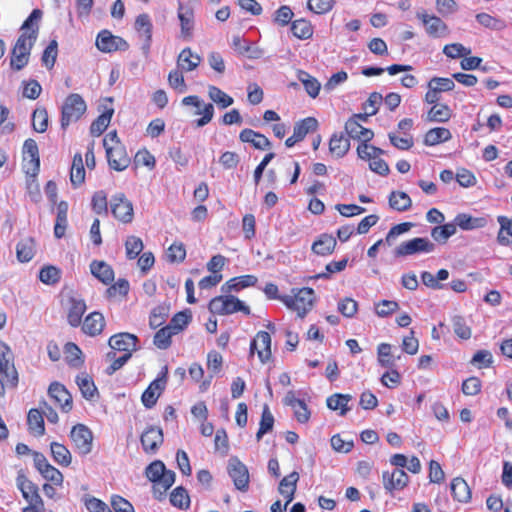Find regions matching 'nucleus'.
I'll return each instance as SVG.
<instances>
[{
  "mask_svg": "<svg viewBox=\"0 0 512 512\" xmlns=\"http://www.w3.org/2000/svg\"><path fill=\"white\" fill-rule=\"evenodd\" d=\"M146 477L153 483V496L161 501L165 498L166 492L175 482V473L167 470L160 460L150 463L145 471Z\"/></svg>",
  "mask_w": 512,
  "mask_h": 512,
  "instance_id": "f257e3e1",
  "label": "nucleus"
},
{
  "mask_svg": "<svg viewBox=\"0 0 512 512\" xmlns=\"http://www.w3.org/2000/svg\"><path fill=\"white\" fill-rule=\"evenodd\" d=\"M19 383V374L14 365V357L10 347L0 341V397H4L6 390L16 389Z\"/></svg>",
  "mask_w": 512,
  "mask_h": 512,
  "instance_id": "f03ea898",
  "label": "nucleus"
},
{
  "mask_svg": "<svg viewBox=\"0 0 512 512\" xmlns=\"http://www.w3.org/2000/svg\"><path fill=\"white\" fill-rule=\"evenodd\" d=\"M42 11L34 9L20 27L21 34L18 37L13 49L25 51L30 54L39 33V21L42 18Z\"/></svg>",
  "mask_w": 512,
  "mask_h": 512,
  "instance_id": "7ed1b4c3",
  "label": "nucleus"
},
{
  "mask_svg": "<svg viewBox=\"0 0 512 512\" xmlns=\"http://www.w3.org/2000/svg\"><path fill=\"white\" fill-rule=\"evenodd\" d=\"M281 301L287 308L295 311L298 317L303 318L313 308L315 292L312 288L304 287L298 289L294 295H285Z\"/></svg>",
  "mask_w": 512,
  "mask_h": 512,
  "instance_id": "20e7f679",
  "label": "nucleus"
},
{
  "mask_svg": "<svg viewBox=\"0 0 512 512\" xmlns=\"http://www.w3.org/2000/svg\"><path fill=\"white\" fill-rule=\"evenodd\" d=\"M209 310L211 313L219 315H229L235 312H242L244 316L250 315V308L233 295L214 297L209 303Z\"/></svg>",
  "mask_w": 512,
  "mask_h": 512,
  "instance_id": "39448f33",
  "label": "nucleus"
},
{
  "mask_svg": "<svg viewBox=\"0 0 512 512\" xmlns=\"http://www.w3.org/2000/svg\"><path fill=\"white\" fill-rule=\"evenodd\" d=\"M86 103L81 95L72 93L67 96L61 111V128L66 129L71 122L78 121L86 111Z\"/></svg>",
  "mask_w": 512,
  "mask_h": 512,
  "instance_id": "423d86ee",
  "label": "nucleus"
},
{
  "mask_svg": "<svg viewBox=\"0 0 512 512\" xmlns=\"http://www.w3.org/2000/svg\"><path fill=\"white\" fill-rule=\"evenodd\" d=\"M33 463L35 469L46 480L45 483H53L54 485H63L64 475L62 472L51 465L45 455L41 452L33 451Z\"/></svg>",
  "mask_w": 512,
  "mask_h": 512,
  "instance_id": "0eeeda50",
  "label": "nucleus"
},
{
  "mask_svg": "<svg viewBox=\"0 0 512 512\" xmlns=\"http://www.w3.org/2000/svg\"><path fill=\"white\" fill-rule=\"evenodd\" d=\"M227 473L232 479L235 489L246 493L249 490L250 474L247 466L237 457H232L227 465Z\"/></svg>",
  "mask_w": 512,
  "mask_h": 512,
  "instance_id": "6e6552de",
  "label": "nucleus"
},
{
  "mask_svg": "<svg viewBox=\"0 0 512 512\" xmlns=\"http://www.w3.org/2000/svg\"><path fill=\"white\" fill-rule=\"evenodd\" d=\"M112 215L122 223H131L134 217L133 204L124 193H117L110 199Z\"/></svg>",
  "mask_w": 512,
  "mask_h": 512,
  "instance_id": "1a4fd4ad",
  "label": "nucleus"
},
{
  "mask_svg": "<svg viewBox=\"0 0 512 512\" xmlns=\"http://www.w3.org/2000/svg\"><path fill=\"white\" fill-rule=\"evenodd\" d=\"M73 448L80 455H87L92 451L93 435L91 430L83 424L73 426L70 432Z\"/></svg>",
  "mask_w": 512,
  "mask_h": 512,
  "instance_id": "9d476101",
  "label": "nucleus"
},
{
  "mask_svg": "<svg viewBox=\"0 0 512 512\" xmlns=\"http://www.w3.org/2000/svg\"><path fill=\"white\" fill-rule=\"evenodd\" d=\"M435 249V244L428 238L417 237L409 241L402 242L394 250L396 257H404L416 253H430Z\"/></svg>",
  "mask_w": 512,
  "mask_h": 512,
  "instance_id": "9b49d317",
  "label": "nucleus"
},
{
  "mask_svg": "<svg viewBox=\"0 0 512 512\" xmlns=\"http://www.w3.org/2000/svg\"><path fill=\"white\" fill-rule=\"evenodd\" d=\"M409 481L410 478L403 469L394 468L392 471L382 473L383 487L391 495L407 487Z\"/></svg>",
  "mask_w": 512,
  "mask_h": 512,
  "instance_id": "f8f14e48",
  "label": "nucleus"
},
{
  "mask_svg": "<svg viewBox=\"0 0 512 512\" xmlns=\"http://www.w3.org/2000/svg\"><path fill=\"white\" fill-rule=\"evenodd\" d=\"M189 322H170L168 325L159 329L153 339L154 345L161 350H166L171 346V338L174 335L186 329Z\"/></svg>",
  "mask_w": 512,
  "mask_h": 512,
  "instance_id": "ddd939ff",
  "label": "nucleus"
},
{
  "mask_svg": "<svg viewBox=\"0 0 512 512\" xmlns=\"http://www.w3.org/2000/svg\"><path fill=\"white\" fill-rule=\"evenodd\" d=\"M166 375L167 367H164L162 375L153 380L142 393L141 401L146 408L150 409L157 403L166 386Z\"/></svg>",
  "mask_w": 512,
  "mask_h": 512,
  "instance_id": "4468645a",
  "label": "nucleus"
},
{
  "mask_svg": "<svg viewBox=\"0 0 512 512\" xmlns=\"http://www.w3.org/2000/svg\"><path fill=\"white\" fill-rule=\"evenodd\" d=\"M140 441L146 454H155L164 442L163 430L157 426H148L141 434Z\"/></svg>",
  "mask_w": 512,
  "mask_h": 512,
  "instance_id": "2eb2a0df",
  "label": "nucleus"
},
{
  "mask_svg": "<svg viewBox=\"0 0 512 512\" xmlns=\"http://www.w3.org/2000/svg\"><path fill=\"white\" fill-rule=\"evenodd\" d=\"M97 48L104 53H111L117 50L125 51L128 43L121 37L114 36L108 30H102L96 39Z\"/></svg>",
  "mask_w": 512,
  "mask_h": 512,
  "instance_id": "dca6fc26",
  "label": "nucleus"
},
{
  "mask_svg": "<svg viewBox=\"0 0 512 512\" xmlns=\"http://www.w3.org/2000/svg\"><path fill=\"white\" fill-rule=\"evenodd\" d=\"M257 353L261 363H267L271 357V336L266 331H259L250 344V355Z\"/></svg>",
  "mask_w": 512,
  "mask_h": 512,
  "instance_id": "f3484780",
  "label": "nucleus"
},
{
  "mask_svg": "<svg viewBox=\"0 0 512 512\" xmlns=\"http://www.w3.org/2000/svg\"><path fill=\"white\" fill-rule=\"evenodd\" d=\"M23 153L30 157L27 161V157L24 156V161L26 162L24 164L25 172L27 175L35 178L40 170L39 150L36 141L27 139L23 145Z\"/></svg>",
  "mask_w": 512,
  "mask_h": 512,
  "instance_id": "a211bd4d",
  "label": "nucleus"
},
{
  "mask_svg": "<svg viewBox=\"0 0 512 512\" xmlns=\"http://www.w3.org/2000/svg\"><path fill=\"white\" fill-rule=\"evenodd\" d=\"M16 485L28 504L43 501L39 494L38 485L31 481L22 470L17 474Z\"/></svg>",
  "mask_w": 512,
  "mask_h": 512,
  "instance_id": "6ab92c4d",
  "label": "nucleus"
},
{
  "mask_svg": "<svg viewBox=\"0 0 512 512\" xmlns=\"http://www.w3.org/2000/svg\"><path fill=\"white\" fill-rule=\"evenodd\" d=\"M48 394L54 405L58 406L63 412L71 411L73 407L72 397L64 385L55 382L49 386Z\"/></svg>",
  "mask_w": 512,
  "mask_h": 512,
  "instance_id": "aec40b11",
  "label": "nucleus"
},
{
  "mask_svg": "<svg viewBox=\"0 0 512 512\" xmlns=\"http://www.w3.org/2000/svg\"><path fill=\"white\" fill-rule=\"evenodd\" d=\"M138 338L134 334L122 332L113 335L109 339V346L122 353H132L137 349Z\"/></svg>",
  "mask_w": 512,
  "mask_h": 512,
  "instance_id": "412c9836",
  "label": "nucleus"
},
{
  "mask_svg": "<svg viewBox=\"0 0 512 512\" xmlns=\"http://www.w3.org/2000/svg\"><path fill=\"white\" fill-rule=\"evenodd\" d=\"M106 156L109 166L116 171H123L130 164V157L127 155L123 145L107 147Z\"/></svg>",
  "mask_w": 512,
  "mask_h": 512,
  "instance_id": "4be33fe9",
  "label": "nucleus"
},
{
  "mask_svg": "<svg viewBox=\"0 0 512 512\" xmlns=\"http://www.w3.org/2000/svg\"><path fill=\"white\" fill-rule=\"evenodd\" d=\"M417 18L422 21L426 32L432 37H440L447 32V25L437 16H430L425 12H418Z\"/></svg>",
  "mask_w": 512,
  "mask_h": 512,
  "instance_id": "5701e85b",
  "label": "nucleus"
},
{
  "mask_svg": "<svg viewBox=\"0 0 512 512\" xmlns=\"http://www.w3.org/2000/svg\"><path fill=\"white\" fill-rule=\"evenodd\" d=\"M299 480V474L296 471H293L289 475L285 476L279 483V493L284 497V509L290 504L295 496V492L297 489V482Z\"/></svg>",
  "mask_w": 512,
  "mask_h": 512,
  "instance_id": "b1692460",
  "label": "nucleus"
},
{
  "mask_svg": "<svg viewBox=\"0 0 512 512\" xmlns=\"http://www.w3.org/2000/svg\"><path fill=\"white\" fill-rule=\"evenodd\" d=\"M178 19L181 26V35L186 39L192 37L194 28V11L188 6H184L183 3L179 2L178 5Z\"/></svg>",
  "mask_w": 512,
  "mask_h": 512,
  "instance_id": "393cba45",
  "label": "nucleus"
},
{
  "mask_svg": "<svg viewBox=\"0 0 512 512\" xmlns=\"http://www.w3.org/2000/svg\"><path fill=\"white\" fill-rule=\"evenodd\" d=\"M345 132L349 138L361 142H369L374 137V132L370 129L364 128L358 121L348 119L345 123Z\"/></svg>",
  "mask_w": 512,
  "mask_h": 512,
  "instance_id": "a878e982",
  "label": "nucleus"
},
{
  "mask_svg": "<svg viewBox=\"0 0 512 512\" xmlns=\"http://www.w3.org/2000/svg\"><path fill=\"white\" fill-rule=\"evenodd\" d=\"M451 494L455 501L468 503L472 498V492L467 482L462 477H455L450 484Z\"/></svg>",
  "mask_w": 512,
  "mask_h": 512,
  "instance_id": "bb28decb",
  "label": "nucleus"
},
{
  "mask_svg": "<svg viewBox=\"0 0 512 512\" xmlns=\"http://www.w3.org/2000/svg\"><path fill=\"white\" fill-rule=\"evenodd\" d=\"M239 139L244 143H250L255 149L266 150L271 147L269 139L252 129H244L240 132Z\"/></svg>",
  "mask_w": 512,
  "mask_h": 512,
  "instance_id": "cd10ccee",
  "label": "nucleus"
},
{
  "mask_svg": "<svg viewBox=\"0 0 512 512\" xmlns=\"http://www.w3.org/2000/svg\"><path fill=\"white\" fill-rule=\"evenodd\" d=\"M232 46L239 55L246 56L250 59H258L262 55L261 49L253 47L249 41L240 36L233 37Z\"/></svg>",
  "mask_w": 512,
  "mask_h": 512,
  "instance_id": "c85d7f7f",
  "label": "nucleus"
},
{
  "mask_svg": "<svg viewBox=\"0 0 512 512\" xmlns=\"http://www.w3.org/2000/svg\"><path fill=\"white\" fill-rule=\"evenodd\" d=\"M201 63V57L190 48L183 49L177 58V67L185 72L195 70Z\"/></svg>",
  "mask_w": 512,
  "mask_h": 512,
  "instance_id": "c756f323",
  "label": "nucleus"
},
{
  "mask_svg": "<svg viewBox=\"0 0 512 512\" xmlns=\"http://www.w3.org/2000/svg\"><path fill=\"white\" fill-rule=\"evenodd\" d=\"M258 279L254 275H243L234 277L227 281L221 288L224 293H230L231 291H240L244 288L255 286Z\"/></svg>",
  "mask_w": 512,
  "mask_h": 512,
  "instance_id": "7c9ffc66",
  "label": "nucleus"
},
{
  "mask_svg": "<svg viewBox=\"0 0 512 512\" xmlns=\"http://www.w3.org/2000/svg\"><path fill=\"white\" fill-rule=\"evenodd\" d=\"M454 222L456 227L459 226L462 230H474L485 227L488 220L486 217H473L466 213H459Z\"/></svg>",
  "mask_w": 512,
  "mask_h": 512,
  "instance_id": "2f4dec72",
  "label": "nucleus"
},
{
  "mask_svg": "<svg viewBox=\"0 0 512 512\" xmlns=\"http://www.w3.org/2000/svg\"><path fill=\"white\" fill-rule=\"evenodd\" d=\"M90 270L93 276L106 285L110 284L114 280V271L112 267L104 261H92L90 264Z\"/></svg>",
  "mask_w": 512,
  "mask_h": 512,
  "instance_id": "473e14b6",
  "label": "nucleus"
},
{
  "mask_svg": "<svg viewBox=\"0 0 512 512\" xmlns=\"http://www.w3.org/2000/svg\"><path fill=\"white\" fill-rule=\"evenodd\" d=\"M50 452L52 459L62 467H68L72 462V455L69 449L59 443V442H51L50 443Z\"/></svg>",
  "mask_w": 512,
  "mask_h": 512,
  "instance_id": "72a5a7b5",
  "label": "nucleus"
},
{
  "mask_svg": "<svg viewBox=\"0 0 512 512\" xmlns=\"http://www.w3.org/2000/svg\"><path fill=\"white\" fill-rule=\"evenodd\" d=\"M135 28L140 33L141 36L144 37V45L143 49L146 52L150 48L151 38H152V23L147 14H140L135 21Z\"/></svg>",
  "mask_w": 512,
  "mask_h": 512,
  "instance_id": "f704fd0d",
  "label": "nucleus"
},
{
  "mask_svg": "<svg viewBox=\"0 0 512 512\" xmlns=\"http://www.w3.org/2000/svg\"><path fill=\"white\" fill-rule=\"evenodd\" d=\"M350 149V141L342 133L333 134L329 141V151L338 158L344 157Z\"/></svg>",
  "mask_w": 512,
  "mask_h": 512,
  "instance_id": "c9c22d12",
  "label": "nucleus"
},
{
  "mask_svg": "<svg viewBox=\"0 0 512 512\" xmlns=\"http://www.w3.org/2000/svg\"><path fill=\"white\" fill-rule=\"evenodd\" d=\"M76 383L85 399L91 400L98 394L97 387L95 386L92 377L87 373L82 372L77 375Z\"/></svg>",
  "mask_w": 512,
  "mask_h": 512,
  "instance_id": "e433bc0d",
  "label": "nucleus"
},
{
  "mask_svg": "<svg viewBox=\"0 0 512 512\" xmlns=\"http://www.w3.org/2000/svg\"><path fill=\"white\" fill-rule=\"evenodd\" d=\"M28 429L34 436H42L45 433V424L42 412L38 409H30L27 415Z\"/></svg>",
  "mask_w": 512,
  "mask_h": 512,
  "instance_id": "4c0bfd02",
  "label": "nucleus"
},
{
  "mask_svg": "<svg viewBox=\"0 0 512 512\" xmlns=\"http://www.w3.org/2000/svg\"><path fill=\"white\" fill-rule=\"evenodd\" d=\"M70 181L74 187H79L85 181V168L83 158L80 153H76L73 157L70 170Z\"/></svg>",
  "mask_w": 512,
  "mask_h": 512,
  "instance_id": "58836bf2",
  "label": "nucleus"
},
{
  "mask_svg": "<svg viewBox=\"0 0 512 512\" xmlns=\"http://www.w3.org/2000/svg\"><path fill=\"white\" fill-rule=\"evenodd\" d=\"M336 239L328 234H323L312 245V251L321 256L331 254L336 247Z\"/></svg>",
  "mask_w": 512,
  "mask_h": 512,
  "instance_id": "ea45409f",
  "label": "nucleus"
},
{
  "mask_svg": "<svg viewBox=\"0 0 512 512\" xmlns=\"http://www.w3.org/2000/svg\"><path fill=\"white\" fill-rule=\"evenodd\" d=\"M64 354L65 360L70 367L80 368L84 364L83 353L75 343H66Z\"/></svg>",
  "mask_w": 512,
  "mask_h": 512,
  "instance_id": "a19ab883",
  "label": "nucleus"
},
{
  "mask_svg": "<svg viewBox=\"0 0 512 512\" xmlns=\"http://www.w3.org/2000/svg\"><path fill=\"white\" fill-rule=\"evenodd\" d=\"M67 213L68 203L66 201H61L57 206V216L54 226V235L58 239L65 235L67 228Z\"/></svg>",
  "mask_w": 512,
  "mask_h": 512,
  "instance_id": "79ce46f5",
  "label": "nucleus"
},
{
  "mask_svg": "<svg viewBox=\"0 0 512 512\" xmlns=\"http://www.w3.org/2000/svg\"><path fill=\"white\" fill-rule=\"evenodd\" d=\"M452 138L449 129L444 127H436L430 129L424 138V144L427 146H434L442 142H446Z\"/></svg>",
  "mask_w": 512,
  "mask_h": 512,
  "instance_id": "37998d69",
  "label": "nucleus"
},
{
  "mask_svg": "<svg viewBox=\"0 0 512 512\" xmlns=\"http://www.w3.org/2000/svg\"><path fill=\"white\" fill-rule=\"evenodd\" d=\"M389 205L394 210L404 212L411 208L412 200L405 192L393 191L389 196Z\"/></svg>",
  "mask_w": 512,
  "mask_h": 512,
  "instance_id": "c03bdc74",
  "label": "nucleus"
},
{
  "mask_svg": "<svg viewBox=\"0 0 512 512\" xmlns=\"http://www.w3.org/2000/svg\"><path fill=\"white\" fill-rule=\"evenodd\" d=\"M318 125V121L314 117H307L301 121L296 122L293 129L295 138H298L302 141L308 133L316 131Z\"/></svg>",
  "mask_w": 512,
  "mask_h": 512,
  "instance_id": "a18cd8bd",
  "label": "nucleus"
},
{
  "mask_svg": "<svg viewBox=\"0 0 512 512\" xmlns=\"http://www.w3.org/2000/svg\"><path fill=\"white\" fill-rule=\"evenodd\" d=\"M113 113V108H108L103 111V113L92 122L90 126V133L93 136H100L107 129Z\"/></svg>",
  "mask_w": 512,
  "mask_h": 512,
  "instance_id": "49530a36",
  "label": "nucleus"
},
{
  "mask_svg": "<svg viewBox=\"0 0 512 512\" xmlns=\"http://www.w3.org/2000/svg\"><path fill=\"white\" fill-rule=\"evenodd\" d=\"M297 77L298 80L303 84L309 96H311L312 98L318 96L321 84L315 77L311 76L309 73L303 70L298 71Z\"/></svg>",
  "mask_w": 512,
  "mask_h": 512,
  "instance_id": "de8ad7c7",
  "label": "nucleus"
},
{
  "mask_svg": "<svg viewBox=\"0 0 512 512\" xmlns=\"http://www.w3.org/2000/svg\"><path fill=\"white\" fill-rule=\"evenodd\" d=\"M351 400V396L348 394L336 393L327 398V407L331 410H340V415L344 416L349 408L348 403Z\"/></svg>",
  "mask_w": 512,
  "mask_h": 512,
  "instance_id": "09e8293b",
  "label": "nucleus"
},
{
  "mask_svg": "<svg viewBox=\"0 0 512 512\" xmlns=\"http://www.w3.org/2000/svg\"><path fill=\"white\" fill-rule=\"evenodd\" d=\"M456 231L457 228L455 222L446 223L432 228L431 236L436 242L445 244L447 240L456 233Z\"/></svg>",
  "mask_w": 512,
  "mask_h": 512,
  "instance_id": "8fccbe9b",
  "label": "nucleus"
},
{
  "mask_svg": "<svg viewBox=\"0 0 512 512\" xmlns=\"http://www.w3.org/2000/svg\"><path fill=\"white\" fill-rule=\"evenodd\" d=\"M170 503L181 510H187L190 507V496L187 490L178 486L170 494Z\"/></svg>",
  "mask_w": 512,
  "mask_h": 512,
  "instance_id": "3c124183",
  "label": "nucleus"
},
{
  "mask_svg": "<svg viewBox=\"0 0 512 512\" xmlns=\"http://www.w3.org/2000/svg\"><path fill=\"white\" fill-rule=\"evenodd\" d=\"M452 117V110L446 104L434 105L427 114L429 122L444 123Z\"/></svg>",
  "mask_w": 512,
  "mask_h": 512,
  "instance_id": "603ef678",
  "label": "nucleus"
},
{
  "mask_svg": "<svg viewBox=\"0 0 512 512\" xmlns=\"http://www.w3.org/2000/svg\"><path fill=\"white\" fill-rule=\"evenodd\" d=\"M497 221L500 224L497 241L500 245L508 246L512 243V240L508 237H512V218L509 219L506 216H498Z\"/></svg>",
  "mask_w": 512,
  "mask_h": 512,
  "instance_id": "864d4df0",
  "label": "nucleus"
},
{
  "mask_svg": "<svg viewBox=\"0 0 512 512\" xmlns=\"http://www.w3.org/2000/svg\"><path fill=\"white\" fill-rule=\"evenodd\" d=\"M412 67L410 65L393 64L386 69L381 67H365L362 70V74L371 77L381 75L384 71H387L390 75H396L399 72L410 71Z\"/></svg>",
  "mask_w": 512,
  "mask_h": 512,
  "instance_id": "5fc2aeb1",
  "label": "nucleus"
},
{
  "mask_svg": "<svg viewBox=\"0 0 512 512\" xmlns=\"http://www.w3.org/2000/svg\"><path fill=\"white\" fill-rule=\"evenodd\" d=\"M291 31L293 35L301 40H306L312 37L313 27L311 23L305 19H298L292 22Z\"/></svg>",
  "mask_w": 512,
  "mask_h": 512,
  "instance_id": "6e6d98bb",
  "label": "nucleus"
},
{
  "mask_svg": "<svg viewBox=\"0 0 512 512\" xmlns=\"http://www.w3.org/2000/svg\"><path fill=\"white\" fill-rule=\"evenodd\" d=\"M34 241L32 238L21 240L16 247L17 259L20 262H28L34 256Z\"/></svg>",
  "mask_w": 512,
  "mask_h": 512,
  "instance_id": "4d7b16f0",
  "label": "nucleus"
},
{
  "mask_svg": "<svg viewBox=\"0 0 512 512\" xmlns=\"http://www.w3.org/2000/svg\"><path fill=\"white\" fill-rule=\"evenodd\" d=\"M287 404L293 408L295 418L299 423L308 422L310 419V411L303 400L292 398L288 400Z\"/></svg>",
  "mask_w": 512,
  "mask_h": 512,
  "instance_id": "13d9d810",
  "label": "nucleus"
},
{
  "mask_svg": "<svg viewBox=\"0 0 512 512\" xmlns=\"http://www.w3.org/2000/svg\"><path fill=\"white\" fill-rule=\"evenodd\" d=\"M274 425V417L270 412L269 406L264 405L261 420L259 423V429L256 434V438L259 441L264 434L271 431Z\"/></svg>",
  "mask_w": 512,
  "mask_h": 512,
  "instance_id": "bf43d9fd",
  "label": "nucleus"
},
{
  "mask_svg": "<svg viewBox=\"0 0 512 512\" xmlns=\"http://www.w3.org/2000/svg\"><path fill=\"white\" fill-rule=\"evenodd\" d=\"M33 129L38 133H44L48 127V112L45 108H37L32 115Z\"/></svg>",
  "mask_w": 512,
  "mask_h": 512,
  "instance_id": "052dcab7",
  "label": "nucleus"
},
{
  "mask_svg": "<svg viewBox=\"0 0 512 512\" xmlns=\"http://www.w3.org/2000/svg\"><path fill=\"white\" fill-rule=\"evenodd\" d=\"M86 311V304L82 299L70 298L68 307V320H82V316Z\"/></svg>",
  "mask_w": 512,
  "mask_h": 512,
  "instance_id": "680f3d73",
  "label": "nucleus"
},
{
  "mask_svg": "<svg viewBox=\"0 0 512 512\" xmlns=\"http://www.w3.org/2000/svg\"><path fill=\"white\" fill-rule=\"evenodd\" d=\"M183 72L178 67L168 74V83L171 88L176 90L178 93H185L187 91V85L185 83Z\"/></svg>",
  "mask_w": 512,
  "mask_h": 512,
  "instance_id": "e2e57ef3",
  "label": "nucleus"
},
{
  "mask_svg": "<svg viewBox=\"0 0 512 512\" xmlns=\"http://www.w3.org/2000/svg\"><path fill=\"white\" fill-rule=\"evenodd\" d=\"M92 210L98 215H108L107 195L104 191L94 193L92 197Z\"/></svg>",
  "mask_w": 512,
  "mask_h": 512,
  "instance_id": "0e129e2a",
  "label": "nucleus"
},
{
  "mask_svg": "<svg viewBox=\"0 0 512 512\" xmlns=\"http://www.w3.org/2000/svg\"><path fill=\"white\" fill-rule=\"evenodd\" d=\"M391 345L388 343H381L377 348L378 362L382 367L390 368L394 365V358L391 353Z\"/></svg>",
  "mask_w": 512,
  "mask_h": 512,
  "instance_id": "69168bd1",
  "label": "nucleus"
},
{
  "mask_svg": "<svg viewBox=\"0 0 512 512\" xmlns=\"http://www.w3.org/2000/svg\"><path fill=\"white\" fill-rule=\"evenodd\" d=\"M208 93L211 100L217 103L221 108H227L233 104V98L216 86H210Z\"/></svg>",
  "mask_w": 512,
  "mask_h": 512,
  "instance_id": "338daca9",
  "label": "nucleus"
},
{
  "mask_svg": "<svg viewBox=\"0 0 512 512\" xmlns=\"http://www.w3.org/2000/svg\"><path fill=\"white\" fill-rule=\"evenodd\" d=\"M83 503L89 512H106L110 509L104 501L91 495H85Z\"/></svg>",
  "mask_w": 512,
  "mask_h": 512,
  "instance_id": "774afa93",
  "label": "nucleus"
}]
</instances>
